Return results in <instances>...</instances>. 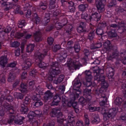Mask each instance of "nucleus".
<instances>
[{
	"label": "nucleus",
	"instance_id": "obj_7",
	"mask_svg": "<svg viewBox=\"0 0 126 126\" xmlns=\"http://www.w3.org/2000/svg\"><path fill=\"white\" fill-rule=\"evenodd\" d=\"M99 70H94V79L95 80L99 81H101L102 82L104 81V75L102 74L101 75L98 74L97 72H99Z\"/></svg>",
	"mask_w": 126,
	"mask_h": 126
},
{
	"label": "nucleus",
	"instance_id": "obj_14",
	"mask_svg": "<svg viewBox=\"0 0 126 126\" xmlns=\"http://www.w3.org/2000/svg\"><path fill=\"white\" fill-rule=\"evenodd\" d=\"M73 83L74 84V90H77V89H79L81 85V83L79 79L78 78L75 79L73 82Z\"/></svg>",
	"mask_w": 126,
	"mask_h": 126
},
{
	"label": "nucleus",
	"instance_id": "obj_31",
	"mask_svg": "<svg viewBox=\"0 0 126 126\" xmlns=\"http://www.w3.org/2000/svg\"><path fill=\"white\" fill-rule=\"evenodd\" d=\"M86 78L87 83L86 86L88 87H89L91 84V81L93 77L92 76H86Z\"/></svg>",
	"mask_w": 126,
	"mask_h": 126
},
{
	"label": "nucleus",
	"instance_id": "obj_20",
	"mask_svg": "<svg viewBox=\"0 0 126 126\" xmlns=\"http://www.w3.org/2000/svg\"><path fill=\"white\" fill-rule=\"evenodd\" d=\"M66 23V21L65 20L64 22L62 21H61V23L60 22H56L55 24V26L57 29H60L63 26L65 25Z\"/></svg>",
	"mask_w": 126,
	"mask_h": 126
},
{
	"label": "nucleus",
	"instance_id": "obj_32",
	"mask_svg": "<svg viewBox=\"0 0 126 126\" xmlns=\"http://www.w3.org/2000/svg\"><path fill=\"white\" fill-rule=\"evenodd\" d=\"M20 6L19 5H15L14 6V9H15V12L16 14L19 13L21 15L23 14V12L22 11H20L19 10Z\"/></svg>",
	"mask_w": 126,
	"mask_h": 126
},
{
	"label": "nucleus",
	"instance_id": "obj_48",
	"mask_svg": "<svg viewBox=\"0 0 126 126\" xmlns=\"http://www.w3.org/2000/svg\"><path fill=\"white\" fill-rule=\"evenodd\" d=\"M14 95H16V97L18 99H22L23 96V95L20 93H16L14 94Z\"/></svg>",
	"mask_w": 126,
	"mask_h": 126
},
{
	"label": "nucleus",
	"instance_id": "obj_39",
	"mask_svg": "<svg viewBox=\"0 0 126 126\" xmlns=\"http://www.w3.org/2000/svg\"><path fill=\"white\" fill-rule=\"evenodd\" d=\"M73 27L71 24L67 25L66 27L65 30L66 32L68 33L72 30Z\"/></svg>",
	"mask_w": 126,
	"mask_h": 126
},
{
	"label": "nucleus",
	"instance_id": "obj_44",
	"mask_svg": "<svg viewBox=\"0 0 126 126\" xmlns=\"http://www.w3.org/2000/svg\"><path fill=\"white\" fill-rule=\"evenodd\" d=\"M14 76L11 73H10L8 79V81L9 82H12L15 79Z\"/></svg>",
	"mask_w": 126,
	"mask_h": 126
},
{
	"label": "nucleus",
	"instance_id": "obj_45",
	"mask_svg": "<svg viewBox=\"0 0 126 126\" xmlns=\"http://www.w3.org/2000/svg\"><path fill=\"white\" fill-rule=\"evenodd\" d=\"M78 32L79 33L85 32H86L85 27L79 26L77 29Z\"/></svg>",
	"mask_w": 126,
	"mask_h": 126
},
{
	"label": "nucleus",
	"instance_id": "obj_6",
	"mask_svg": "<svg viewBox=\"0 0 126 126\" xmlns=\"http://www.w3.org/2000/svg\"><path fill=\"white\" fill-rule=\"evenodd\" d=\"M106 2V0H97L95 3L99 12H102L105 10L104 5L103 4Z\"/></svg>",
	"mask_w": 126,
	"mask_h": 126
},
{
	"label": "nucleus",
	"instance_id": "obj_11",
	"mask_svg": "<svg viewBox=\"0 0 126 126\" xmlns=\"http://www.w3.org/2000/svg\"><path fill=\"white\" fill-rule=\"evenodd\" d=\"M11 28L9 26H7L5 29L4 31H2L0 32V40H6L5 37L4 36L5 33H9L11 31Z\"/></svg>",
	"mask_w": 126,
	"mask_h": 126
},
{
	"label": "nucleus",
	"instance_id": "obj_21",
	"mask_svg": "<svg viewBox=\"0 0 126 126\" xmlns=\"http://www.w3.org/2000/svg\"><path fill=\"white\" fill-rule=\"evenodd\" d=\"M34 36L35 40L36 42H39L41 40V34L40 32H36L34 34Z\"/></svg>",
	"mask_w": 126,
	"mask_h": 126
},
{
	"label": "nucleus",
	"instance_id": "obj_42",
	"mask_svg": "<svg viewBox=\"0 0 126 126\" xmlns=\"http://www.w3.org/2000/svg\"><path fill=\"white\" fill-rule=\"evenodd\" d=\"M14 114L10 116L9 119L8 120V123L10 124H12L14 120Z\"/></svg>",
	"mask_w": 126,
	"mask_h": 126
},
{
	"label": "nucleus",
	"instance_id": "obj_53",
	"mask_svg": "<svg viewBox=\"0 0 126 126\" xmlns=\"http://www.w3.org/2000/svg\"><path fill=\"white\" fill-rule=\"evenodd\" d=\"M34 18L33 19V21H34V20H35V23L36 24H37L40 21V19L38 17L37 14H34Z\"/></svg>",
	"mask_w": 126,
	"mask_h": 126
},
{
	"label": "nucleus",
	"instance_id": "obj_9",
	"mask_svg": "<svg viewBox=\"0 0 126 126\" xmlns=\"http://www.w3.org/2000/svg\"><path fill=\"white\" fill-rule=\"evenodd\" d=\"M31 60L29 58H26L24 62L22 63V66L23 69L26 70L29 68L31 66Z\"/></svg>",
	"mask_w": 126,
	"mask_h": 126
},
{
	"label": "nucleus",
	"instance_id": "obj_41",
	"mask_svg": "<svg viewBox=\"0 0 126 126\" xmlns=\"http://www.w3.org/2000/svg\"><path fill=\"white\" fill-rule=\"evenodd\" d=\"M79 101L80 103L83 105H86L87 103V101L86 99L83 97H81L79 99Z\"/></svg>",
	"mask_w": 126,
	"mask_h": 126
},
{
	"label": "nucleus",
	"instance_id": "obj_16",
	"mask_svg": "<svg viewBox=\"0 0 126 126\" xmlns=\"http://www.w3.org/2000/svg\"><path fill=\"white\" fill-rule=\"evenodd\" d=\"M68 66L69 67H73L75 69H79V65L77 62H74L68 63Z\"/></svg>",
	"mask_w": 126,
	"mask_h": 126
},
{
	"label": "nucleus",
	"instance_id": "obj_12",
	"mask_svg": "<svg viewBox=\"0 0 126 126\" xmlns=\"http://www.w3.org/2000/svg\"><path fill=\"white\" fill-rule=\"evenodd\" d=\"M42 113L40 110H36L34 111H31L29 113L28 116L29 119L31 120L33 119V117L41 115Z\"/></svg>",
	"mask_w": 126,
	"mask_h": 126
},
{
	"label": "nucleus",
	"instance_id": "obj_3",
	"mask_svg": "<svg viewBox=\"0 0 126 126\" xmlns=\"http://www.w3.org/2000/svg\"><path fill=\"white\" fill-rule=\"evenodd\" d=\"M118 110V109L116 108L110 109L109 111L104 109H103L101 113L103 116L104 120H107L110 117L113 118L116 115Z\"/></svg>",
	"mask_w": 126,
	"mask_h": 126
},
{
	"label": "nucleus",
	"instance_id": "obj_43",
	"mask_svg": "<svg viewBox=\"0 0 126 126\" xmlns=\"http://www.w3.org/2000/svg\"><path fill=\"white\" fill-rule=\"evenodd\" d=\"M47 5L46 3H44L42 2H41L39 5L40 8L44 10L47 8Z\"/></svg>",
	"mask_w": 126,
	"mask_h": 126
},
{
	"label": "nucleus",
	"instance_id": "obj_8",
	"mask_svg": "<svg viewBox=\"0 0 126 126\" xmlns=\"http://www.w3.org/2000/svg\"><path fill=\"white\" fill-rule=\"evenodd\" d=\"M32 34H27L25 30L23 31V32H21L20 33H16L15 36L18 38H20L23 36H24L25 38L26 39L30 38L32 36Z\"/></svg>",
	"mask_w": 126,
	"mask_h": 126
},
{
	"label": "nucleus",
	"instance_id": "obj_1",
	"mask_svg": "<svg viewBox=\"0 0 126 126\" xmlns=\"http://www.w3.org/2000/svg\"><path fill=\"white\" fill-rule=\"evenodd\" d=\"M50 114V115L52 117L56 116H57V122L59 125H62V126H74L75 125V122L74 120V117L72 115L71 116L69 115L68 116V122L66 124H63H63H65L66 121H64L62 118H61V117H62L63 115L59 109L56 108L53 109Z\"/></svg>",
	"mask_w": 126,
	"mask_h": 126
},
{
	"label": "nucleus",
	"instance_id": "obj_34",
	"mask_svg": "<svg viewBox=\"0 0 126 126\" xmlns=\"http://www.w3.org/2000/svg\"><path fill=\"white\" fill-rule=\"evenodd\" d=\"M21 89L20 90L21 92L23 93H26L27 92V90L26 89V86L24 83H22L20 85Z\"/></svg>",
	"mask_w": 126,
	"mask_h": 126
},
{
	"label": "nucleus",
	"instance_id": "obj_10",
	"mask_svg": "<svg viewBox=\"0 0 126 126\" xmlns=\"http://www.w3.org/2000/svg\"><path fill=\"white\" fill-rule=\"evenodd\" d=\"M101 87L97 91L98 94H104L108 86V84L105 81L101 82Z\"/></svg>",
	"mask_w": 126,
	"mask_h": 126
},
{
	"label": "nucleus",
	"instance_id": "obj_56",
	"mask_svg": "<svg viewBox=\"0 0 126 126\" xmlns=\"http://www.w3.org/2000/svg\"><path fill=\"white\" fill-rule=\"evenodd\" d=\"M42 105V102L40 100H38L35 102L34 105L36 107H38Z\"/></svg>",
	"mask_w": 126,
	"mask_h": 126
},
{
	"label": "nucleus",
	"instance_id": "obj_35",
	"mask_svg": "<svg viewBox=\"0 0 126 126\" xmlns=\"http://www.w3.org/2000/svg\"><path fill=\"white\" fill-rule=\"evenodd\" d=\"M67 54L65 52H63L62 53L59 59V61H61L62 60H64L67 57Z\"/></svg>",
	"mask_w": 126,
	"mask_h": 126
},
{
	"label": "nucleus",
	"instance_id": "obj_15",
	"mask_svg": "<svg viewBox=\"0 0 126 126\" xmlns=\"http://www.w3.org/2000/svg\"><path fill=\"white\" fill-rule=\"evenodd\" d=\"M91 91V89L86 88L83 91L84 96L87 100H90L91 98V96L90 95Z\"/></svg>",
	"mask_w": 126,
	"mask_h": 126
},
{
	"label": "nucleus",
	"instance_id": "obj_58",
	"mask_svg": "<svg viewBox=\"0 0 126 126\" xmlns=\"http://www.w3.org/2000/svg\"><path fill=\"white\" fill-rule=\"evenodd\" d=\"M37 71L35 70H33L30 73V75L33 77H34L35 76L37 75Z\"/></svg>",
	"mask_w": 126,
	"mask_h": 126
},
{
	"label": "nucleus",
	"instance_id": "obj_60",
	"mask_svg": "<svg viewBox=\"0 0 126 126\" xmlns=\"http://www.w3.org/2000/svg\"><path fill=\"white\" fill-rule=\"evenodd\" d=\"M47 42L49 45H52L54 41L53 38L52 37H48L47 39Z\"/></svg>",
	"mask_w": 126,
	"mask_h": 126
},
{
	"label": "nucleus",
	"instance_id": "obj_17",
	"mask_svg": "<svg viewBox=\"0 0 126 126\" xmlns=\"http://www.w3.org/2000/svg\"><path fill=\"white\" fill-rule=\"evenodd\" d=\"M1 5L2 7H6L5 9V11H8L12 7V3L6 2H2V3H1Z\"/></svg>",
	"mask_w": 126,
	"mask_h": 126
},
{
	"label": "nucleus",
	"instance_id": "obj_23",
	"mask_svg": "<svg viewBox=\"0 0 126 126\" xmlns=\"http://www.w3.org/2000/svg\"><path fill=\"white\" fill-rule=\"evenodd\" d=\"M35 45L34 44H30L28 45L26 48V51L27 52H32L34 49Z\"/></svg>",
	"mask_w": 126,
	"mask_h": 126
},
{
	"label": "nucleus",
	"instance_id": "obj_29",
	"mask_svg": "<svg viewBox=\"0 0 126 126\" xmlns=\"http://www.w3.org/2000/svg\"><path fill=\"white\" fill-rule=\"evenodd\" d=\"M64 78V76L63 75H61L58 78L57 80H54V82L55 84H57L58 83L61 82L63 80Z\"/></svg>",
	"mask_w": 126,
	"mask_h": 126
},
{
	"label": "nucleus",
	"instance_id": "obj_38",
	"mask_svg": "<svg viewBox=\"0 0 126 126\" xmlns=\"http://www.w3.org/2000/svg\"><path fill=\"white\" fill-rule=\"evenodd\" d=\"M109 36L111 37H115L116 36L117 34L116 32L114 30H111L108 33Z\"/></svg>",
	"mask_w": 126,
	"mask_h": 126
},
{
	"label": "nucleus",
	"instance_id": "obj_37",
	"mask_svg": "<svg viewBox=\"0 0 126 126\" xmlns=\"http://www.w3.org/2000/svg\"><path fill=\"white\" fill-rule=\"evenodd\" d=\"M122 101V99L120 97H118L116 98L114 101L115 104L118 105H120Z\"/></svg>",
	"mask_w": 126,
	"mask_h": 126
},
{
	"label": "nucleus",
	"instance_id": "obj_55",
	"mask_svg": "<svg viewBox=\"0 0 126 126\" xmlns=\"http://www.w3.org/2000/svg\"><path fill=\"white\" fill-rule=\"evenodd\" d=\"M74 48L76 52H78L79 51L80 49V47L79 45L78 44H76L75 45Z\"/></svg>",
	"mask_w": 126,
	"mask_h": 126
},
{
	"label": "nucleus",
	"instance_id": "obj_54",
	"mask_svg": "<svg viewBox=\"0 0 126 126\" xmlns=\"http://www.w3.org/2000/svg\"><path fill=\"white\" fill-rule=\"evenodd\" d=\"M94 31H92L90 32L88 35V38L91 40L94 38Z\"/></svg>",
	"mask_w": 126,
	"mask_h": 126
},
{
	"label": "nucleus",
	"instance_id": "obj_2",
	"mask_svg": "<svg viewBox=\"0 0 126 126\" xmlns=\"http://www.w3.org/2000/svg\"><path fill=\"white\" fill-rule=\"evenodd\" d=\"M58 67L59 65L58 62H53L52 63L48 73V79L49 80L52 81L53 78L57 74L60 73V71L58 68Z\"/></svg>",
	"mask_w": 126,
	"mask_h": 126
},
{
	"label": "nucleus",
	"instance_id": "obj_52",
	"mask_svg": "<svg viewBox=\"0 0 126 126\" xmlns=\"http://www.w3.org/2000/svg\"><path fill=\"white\" fill-rule=\"evenodd\" d=\"M84 121L85 124L89 125V124L90 122L88 118V116L86 114L84 115Z\"/></svg>",
	"mask_w": 126,
	"mask_h": 126
},
{
	"label": "nucleus",
	"instance_id": "obj_46",
	"mask_svg": "<svg viewBox=\"0 0 126 126\" xmlns=\"http://www.w3.org/2000/svg\"><path fill=\"white\" fill-rule=\"evenodd\" d=\"M49 16L50 15L48 13L46 14L45 15L44 20L46 24L49 22L50 21Z\"/></svg>",
	"mask_w": 126,
	"mask_h": 126
},
{
	"label": "nucleus",
	"instance_id": "obj_62",
	"mask_svg": "<svg viewBox=\"0 0 126 126\" xmlns=\"http://www.w3.org/2000/svg\"><path fill=\"white\" fill-rule=\"evenodd\" d=\"M116 4V1L115 0H112L109 3L108 6L109 7H111Z\"/></svg>",
	"mask_w": 126,
	"mask_h": 126
},
{
	"label": "nucleus",
	"instance_id": "obj_64",
	"mask_svg": "<svg viewBox=\"0 0 126 126\" xmlns=\"http://www.w3.org/2000/svg\"><path fill=\"white\" fill-rule=\"evenodd\" d=\"M106 26V24L105 22H103L102 23H99L98 25L99 28H100L101 29L105 27Z\"/></svg>",
	"mask_w": 126,
	"mask_h": 126
},
{
	"label": "nucleus",
	"instance_id": "obj_61",
	"mask_svg": "<svg viewBox=\"0 0 126 126\" xmlns=\"http://www.w3.org/2000/svg\"><path fill=\"white\" fill-rule=\"evenodd\" d=\"M40 95L38 94H36V95H34L32 97V99L34 100L38 101V100Z\"/></svg>",
	"mask_w": 126,
	"mask_h": 126
},
{
	"label": "nucleus",
	"instance_id": "obj_28",
	"mask_svg": "<svg viewBox=\"0 0 126 126\" xmlns=\"http://www.w3.org/2000/svg\"><path fill=\"white\" fill-rule=\"evenodd\" d=\"M59 95V94H56L54 97L53 103H56V104H55V105H56L57 104L59 103L60 101L61 98Z\"/></svg>",
	"mask_w": 126,
	"mask_h": 126
},
{
	"label": "nucleus",
	"instance_id": "obj_49",
	"mask_svg": "<svg viewBox=\"0 0 126 126\" xmlns=\"http://www.w3.org/2000/svg\"><path fill=\"white\" fill-rule=\"evenodd\" d=\"M96 32L97 35L101 36L104 33L102 29L99 28H98L97 29Z\"/></svg>",
	"mask_w": 126,
	"mask_h": 126
},
{
	"label": "nucleus",
	"instance_id": "obj_4",
	"mask_svg": "<svg viewBox=\"0 0 126 126\" xmlns=\"http://www.w3.org/2000/svg\"><path fill=\"white\" fill-rule=\"evenodd\" d=\"M47 51L48 50L45 49L43 50L42 53L37 52L35 54V57L37 58V59H38L39 61V63L38 64V65L41 68L44 69L48 65V64H46L43 62H41L44 56L47 55Z\"/></svg>",
	"mask_w": 126,
	"mask_h": 126
},
{
	"label": "nucleus",
	"instance_id": "obj_30",
	"mask_svg": "<svg viewBox=\"0 0 126 126\" xmlns=\"http://www.w3.org/2000/svg\"><path fill=\"white\" fill-rule=\"evenodd\" d=\"M20 110L23 114H27L28 111V109L26 106L24 105H21Z\"/></svg>",
	"mask_w": 126,
	"mask_h": 126
},
{
	"label": "nucleus",
	"instance_id": "obj_13",
	"mask_svg": "<svg viewBox=\"0 0 126 126\" xmlns=\"http://www.w3.org/2000/svg\"><path fill=\"white\" fill-rule=\"evenodd\" d=\"M101 15L99 13L94 12L92 13L91 16H90L91 21L94 20L96 21L99 20L100 18Z\"/></svg>",
	"mask_w": 126,
	"mask_h": 126
},
{
	"label": "nucleus",
	"instance_id": "obj_22",
	"mask_svg": "<svg viewBox=\"0 0 126 126\" xmlns=\"http://www.w3.org/2000/svg\"><path fill=\"white\" fill-rule=\"evenodd\" d=\"M106 71L109 72L108 76L109 78H112L114 75V71L113 68L112 67L107 68L106 69Z\"/></svg>",
	"mask_w": 126,
	"mask_h": 126
},
{
	"label": "nucleus",
	"instance_id": "obj_63",
	"mask_svg": "<svg viewBox=\"0 0 126 126\" xmlns=\"http://www.w3.org/2000/svg\"><path fill=\"white\" fill-rule=\"evenodd\" d=\"M99 119L98 117H96L94 118V119L92 121V123H98L99 121Z\"/></svg>",
	"mask_w": 126,
	"mask_h": 126
},
{
	"label": "nucleus",
	"instance_id": "obj_19",
	"mask_svg": "<svg viewBox=\"0 0 126 126\" xmlns=\"http://www.w3.org/2000/svg\"><path fill=\"white\" fill-rule=\"evenodd\" d=\"M111 44L110 41L107 40L104 43V50L105 51L109 50V49L111 48Z\"/></svg>",
	"mask_w": 126,
	"mask_h": 126
},
{
	"label": "nucleus",
	"instance_id": "obj_26",
	"mask_svg": "<svg viewBox=\"0 0 126 126\" xmlns=\"http://www.w3.org/2000/svg\"><path fill=\"white\" fill-rule=\"evenodd\" d=\"M52 94L49 91H48L45 94L44 98V99L47 101L51 97Z\"/></svg>",
	"mask_w": 126,
	"mask_h": 126
},
{
	"label": "nucleus",
	"instance_id": "obj_40",
	"mask_svg": "<svg viewBox=\"0 0 126 126\" xmlns=\"http://www.w3.org/2000/svg\"><path fill=\"white\" fill-rule=\"evenodd\" d=\"M55 0H51L50 1L49 8L50 9H52L55 7L54 4L55 3Z\"/></svg>",
	"mask_w": 126,
	"mask_h": 126
},
{
	"label": "nucleus",
	"instance_id": "obj_57",
	"mask_svg": "<svg viewBox=\"0 0 126 126\" xmlns=\"http://www.w3.org/2000/svg\"><path fill=\"white\" fill-rule=\"evenodd\" d=\"M20 44V43L17 41L14 42L11 44L12 47H17L19 46Z\"/></svg>",
	"mask_w": 126,
	"mask_h": 126
},
{
	"label": "nucleus",
	"instance_id": "obj_50",
	"mask_svg": "<svg viewBox=\"0 0 126 126\" xmlns=\"http://www.w3.org/2000/svg\"><path fill=\"white\" fill-rule=\"evenodd\" d=\"M89 110L91 112L94 111L96 110H100L99 107H88Z\"/></svg>",
	"mask_w": 126,
	"mask_h": 126
},
{
	"label": "nucleus",
	"instance_id": "obj_27",
	"mask_svg": "<svg viewBox=\"0 0 126 126\" xmlns=\"http://www.w3.org/2000/svg\"><path fill=\"white\" fill-rule=\"evenodd\" d=\"M119 26V28L118 29V32L120 33H122L126 30V25L124 24H120Z\"/></svg>",
	"mask_w": 126,
	"mask_h": 126
},
{
	"label": "nucleus",
	"instance_id": "obj_59",
	"mask_svg": "<svg viewBox=\"0 0 126 126\" xmlns=\"http://www.w3.org/2000/svg\"><path fill=\"white\" fill-rule=\"evenodd\" d=\"M61 48V46L59 45H56L52 47V50L54 51H56Z\"/></svg>",
	"mask_w": 126,
	"mask_h": 126
},
{
	"label": "nucleus",
	"instance_id": "obj_25",
	"mask_svg": "<svg viewBox=\"0 0 126 126\" xmlns=\"http://www.w3.org/2000/svg\"><path fill=\"white\" fill-rule=\"evenodd\" d=\"M81 18L85 19L86 21H91L90 16H89L87 13L85 12H83L81 15Z\"/></svg>",
	"mask_w": 126,
	"mask_h": 126
},
{
	"label": "nucleus",
	"instance_id": "obj_33",
	"mask_svg": "<svg viewBox=\"0 0 126 126\" xmlns=\"http://www.w3.org/2000/svg\"><path fill=\"white\" fill-rule=\"evenodd\" d=\"M88 6V5L87 4H81L79 6V10L80 11L84 10Z\"/></svg>",
	"mask_w": 126,
	"mask_h": 126
},
{
	"label": "nucleus",
	"instance_id": "obj_36",
	"mask_svg": "<svg viewBox=\"0 0 126 126\" xmlns=\"http://www.w3.org/2000/svg\"><path fill=\"white\" fill-rule=\"evenodd\" d=\"M118 55V52L117 50H116L113 53L112 55V56L110 55L109 58V60H111V59L110 58L111 57L112 58H117Z\"/></svg>",
	"mask_w": 126,
	"mask_h": 126
},
{
	"label": "nucleus",
	"instance_id": "obj_51",
	"mask_svg": "<svg viewBox=\"0 0 126 126\" xmlns=\"http://www.w3.org/2000/svg\"><path fill=\"white\" fill-rule=\"evenodd\" d=\"M77 90H74L75 91H73L74 92V93H73L71 94H74V95L75 97V99L76 98H78L79 94L80 93V92L78 90L79 89H77Z\"/></svg>",
	"mask_w": 126,
	"mask_h": 126
},
{
	"label": "nucleus",
	"instance_id": "obj_24",
	"mask_svg": "<svg viewBox=\"0 0 126 126\" xmlns=\"http://www.w3.org/2000/svg\"><path fill=\"white\" fill-rule=\"evenodd\" d=\"M98 94L101 96V98H103L104 99L103 100L100 102V104L101 106H103L105 105V103L106 102L107 98L106 97V96L104 94Z\"/></svg>",
	"mask_w": 126,
	"mask_h": 126
},
{
	"label": "nucleus",
	"instance_id": "obj_5",
	"mask_svg": "<svg viewBox=\"0 0 126 126\" xmlns=\"http://www.w3.org/2000/svg\"><path fill=\"white\" fill-rule=\"evenodd\" d=\"M70 98L68 101L67 103L65 101H63L62 106L64 108H65L68 106L69 107H70L72 106L75 109V110L76 112H78V110H77L78 104L76 102H74L75 100V97L74 94H70L69 96Z\"/></svg>",
	"mask_w": 126,
	"mask_h": 126
},
{
	"label": "nucleus",
	"instance_id": "obj_47",
	"mask_svg": "<svg viewBox=\"0 0 126 126\" xmlns=\"http://www.w3.org/2000/svg\"><path fill=\"white\" fill-rule=\"evenodd\" d=\"M26 24L24 20H22L19 21L18 24V26L20 28H21Z\"/></svg>",
	"mask_w": 126,
	"mask_h": 126
},
{
	"label": "nucleus",
	"instance_id": "obj_18",
	"mask_svg": "<svg viewBox=\"0 0 126 126\" xmlns=\"http://www.w3.org/2000/svg\"><path fill=\"white\" fill-rule=\"evenodd\" d=\"M7 62V59L6 56H2L0 59V65L4 67Z\"/></svg>",
	"mask_w": 126,
	"mask_h": 126
}]
</instances>
